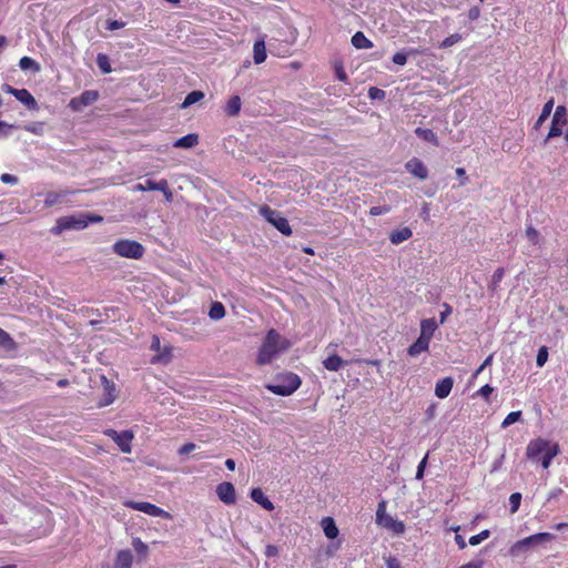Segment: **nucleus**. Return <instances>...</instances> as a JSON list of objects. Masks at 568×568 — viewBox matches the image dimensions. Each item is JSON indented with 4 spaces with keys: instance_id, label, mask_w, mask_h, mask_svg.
<instances>
[{
    "instance_id": "obj_1",
    "label": "nucleus",
    "mask_w": 568,
    "mask_h": 568,
    "mask_svg": "<svg viewBox=\"0 0 568 568\" xmlns=\"http://www.w3.org/2000/svg\"><path fill=\"white\" fill-rule=\"evenodd\" d=\"M291 343L276 329L267 331L256 356V364L260 366L270 364L277 355L288 349Z\"/></svg>"
},
{
    "instance_id": "obj_2",
    "label": "nucleus",
    "mask_w": 568,
    "mask_h": 568,
    "mask_svg": "<svg viewBox=\"0 0 568 568\" xmlns=\"http://www.w3.org/2000/svg\"><path fill=\"white\" fill-rule=\"evenodd\" d=\"M559 453L557 443L545 438L532 439L527 446V457L532 462H551Z\"/></svg>"
},
{
    "instance_id": "obj_3",
    "label": "nucleus",
    "mask_w": 568,
    "mask_h": 568,
    "mask_svg": "<svg viewBox=\"0 0 568 568\" xmlns=\"http://www.w3.org/2000/svg\"><path fill=\"white\" fill-rule=\"evenodd\" d=\"M302 385L301 377L293 372L277 374L274 383L266 384L265 388L271 393L280 396H290L295 393Z\"/></svg>"
},
{
    "instance_id": "obj_4",
    "label": "nucleus",
    "mask_w": 568,
    "mask_h": 568,
    "mask_svg": "<svg viewBox=\"0 0 568 568\" xmlns=\"http://www.w3.org/2000/svg\"><path fill=\"white\" fill-rule=\"evenodd\" d=\"M554 539H555V535H552L550 532L534 534V535L523 538V539L516 541L514 545H511L509 548V554L513 557H517V556H520L521 554L528 551L530 548L552 541Z\"/></svg>"
},
{
    "instance_id": "obj_5",
    "label": "nucleus",
    "mask_w": 568,
    "mask_h": 568,
    "mask_svg": "<svg viewBox=\"0 0 568 568\" xmlns=\"http://www.w3.org/2000/svg\"><path fill=\"white\" fill-rule=\"evenodd\" d=\"M112 250L116 255L132 260H140L145 252V248L141 243L126 239L118 240L113 244Z\"/></svg>"
},
{
    "instance_id": "obj_6",
    "label": "nucleus",
    "mask_w": 568,
    "mask_h": 568,
    "mask_svg": "<svg viewBox=\"0 0 568 568\" xmlns=\"http://www.w3.org/2000/svg\"><path fill=\"white\" fill-rule=\"evenodd\" d=\"M258 212L270 224H272L283 235H292L293 232L288 223V220L282 216L281 212L273 210L268 205H262Z\"/></svg>"
},
{
    "instance_id": "obj_7",
    "label": "nucleus",
    "mask_w": 568,
    "mask_h": 568,
    "mask_svg": "<svg viewBox=\"0 0 568 568\" xmlns=\"http://www.w3.org/2000/svg\"><path fill=\"white\" fill-rule=\"evenodd\" d=\"M376 523L396 535H403L406 529L402 520L394 519L390 515L386 514V503L384 500L378 504Z\"/></svg>"
},
{
    "instance_id": "obj_8",
    "label": "nucleus",
    "mask_w": 568,
    "mask_h": 568,
    "mask_svg": "<svg viewBox=\"0 0 568 568\" xmlns=\"http://www.w3.org/2000/svg\"><path fill=\"white\" fill-rule=\"evenodd\" d=\"M123 506L126 508L142 511L149 516L162 517L164 519H172V516L169 511L160 508L159 506H156L154 504L148 503V501L124 500Z\"/></svg>"
},
{
    "instance_id": "obj_9",
    "label": "nucleus",
    "mask_w": 568,
    "mask_h": 568,
    "mask_svg": "<svg viewBox=\"0 0 568 568\" xmlns=\"http://www.w3.org/2000/svg\"><path fill=\"white\" fill-rule=\"evenodd\" d=\"M567 124V109L565 105H558L552 115L551 125L547 140L558 138L562 134V128Z\"/></svg>"
},
{
    "instance_id": "obj_10",
    "label": "nucleus",
    "mask_w": 568,
    "mask_h": 568,
    "mask_svg": "<svg viewBox=\"0 0 568 568\" xmlns=\"http://www.w3.org/2000/svg\"><path fill=\"white\" fill-rule=\"evenodd\" d=\"M105 435L113 439L123 453L131 452V442L133 439V433L131 430L119 433L114 429H106Z\"/></svg>"
},
{
    "instance_id": "obj_11",
    "label": "nucleus",
    "mask_w": 568,
    "mask_h": 568,
    "mask_svg": "<svg viewBox=\"0 0 568 568\" xmlns=\"http://www.w3.org/2000/svg\"><path fill=\"white\" fill-rule=\"evenodd\" d=\"M89 221L83 217H75V216H65L61 217L57 222V226L53 229V233L58 234L63 230H71V229H84L88 226Z\"/></svg>"
},
{
    "instance_id": "obj_12",
    "label": "nucleus",
    "mask_w": 568,
    "mask_h": 568,
    "mask_svg": "<svg viewBox=\"0 0 568 568\" xmlns=\"http://www.w3.org/2000/svg\"><path fill=\"white\" fill-rule=\"evenodd\" d=\"M98 98V91L87 90L82 92L79 97L71 99L69 105L73 111H80L83 106H88L95 102Z\"/></svg>"
},
{
    "instance_id": "obj_13",
    "label": "nucleus",
    "mask_w": 568,
    "mask_h": 568,
    "mask_svg": "<svg viewBox=\"0 0 568 568\" xmlns=\"http://www.w3.org/2000/svg\"><path fill=\"white\" fill-rule=\"evenodd\" d=\"M216 495L225 505H233L236 503V493L232 483L223 481L216 487Z\"/></svg>"
},
{
    "instance_id": "obj_14",
    "label": "nucleus",
    "mask_w": 568,
    "mask_h": 568,
    "mask_svg": "<svg viewBox=\"0 0 568 568\" xmlns=\"http://www.w3.org/2000/svg\"><path fill=\"white\" fill-rule=\"evenodd\" d=\"M405 168H406L407 172H409L412 175L418 178L419 180H426L428 178L427 168L422 162V160H419L417 158L410 159L405 164Z\"/></svg>"
},
{
    "instance_id": "obj_15",
    "label": "nucleus",
    "mask_w": 568,
    "mask_h": 568,
    "mask_svg": "<svg viewBox=\"0 0 568 568\" xmlns=\"http://www.w3.org/2000/svg\"><path fill=\"white\" fill-rule=\"evenodd\" d=\"M13 97L24 104L28 110L36 111L39 109L37 100L27 89H19L13 92Z\"/></svg>"
},
{
    "instance_id": "obj_16",
    "label": "nucleus",
    "mask_w": 568,
    "mask_h": 568,
    "mask_svg": "<svg viewBox=\"0 0 568 568\" xmlns=\"http://www.w3.org/2000/svg\"><path fill=\"white\" fill-rule=\"evenodd\" d=\"M453 386L454 379L452 377H445L436 383L435 395L440 399L446 398L450 394Z\"/></svg>"
},
{
    "instance_id": "obj_17",
    "label": "nucleus",
    "mask_w": 568,
    "mask_h": 568,
    "mask_svg": "<svg viewBox=\"0 0 568 568\" xmlns=\"http://www.w3.org/2000/svg\"><path fill=\"white\" fill-rule=\"evenodd\" d=\"M250 497L252 500L256 504H258L261 507H263L265 510H273L274 505L273 503L264 495L263 490L258 487L253 488L251 490Z\"/></svg>"
},
{
    "instance_id": "obj_18",
    "label": "nucleus",
    "mask_w": 568,
    "mask_h": 568,
    "mask_svg": "<svg viewBox=\"0 0 568 568\" xmlns=\"http://www.w3.org/2000/svg\"><path fill=\"white\" fill-rule=\"evenodd\" d=\"M133 556L130 550H120L116 552L113 568H132Z\"/></svg>"
},
{
    "instance_id": "obj_19",
    "label": "nucleus",
    "mask_w": 568,
    "mask_h": 568,
    "mask_svg": "<svg viewBox=\"0 0 568 568\" xmlns=\"http://www.w3.org/2000/svg\"><path fill=\"white\" fill-rule=\"evenodd\" d=\"M413 236V231L408 226H404L399 230H395L389 234V241L392 244L398 245Z\"/></svg>"
},
{
    "instance_id": "obj_20",
    "label": "nucleus",
    "mask_w": 568,
    "mask_h": 568,
    "mask_svg": "<svg viewBox=\"0 0 568 568\" xmlns=\"http://www.w3.org/2000/svg\"><path fill=\"white\" fill-rule=\"evenodd\" d=\"M321 526L328 539H335L339 534L335 520L332 517H324L321 521Z\"/></svg>"
},
{
    "instance_id": "obj_21",
    "label": "nucleus",
    "mask_w": 568,
    "mask_h": 568,
    "mask_svg": "<svg viewBox=\"0 0 568 568\" xmlns=\"http://www.w3.org/2000/svg\"><path fill=\"white\" fill-rule=\"evenodd\" d=\"M430 341L419 336L407 349L409 356L415 357L424 352H426L429 347Z\"/></svg>"
},
{
    "instance_id": "obj_22",
    "label": "nucleus",
    "mask_w": 568,
    "mask_h": 568,
    "mask_svg": "<svg viewBox=\"0 0 568 568\" xmlns=\"http://www.w3.org/2000/svg\"><path fill=\"white\" fill-rule=\"evenodd\" d=\"M437 329V323L435 318H425L420 322V335L422 337L432 341V337Z\"/></svg>"
},
{
    "instance_id": "obj_23",
    "label": "nucleus",
    "mask_w": 568,
    "mask_h": 568,
    "mask_svg": "<svg viewBox=\"0 0 568 568\" xmlns=\"http://www.w3.org/2000/svg\"><path fill=\"white\" fill-rule=\"evenodd\" d=\"M72 192L71 191H68V190H64V191H60V192H53V191H50V192H47L44 194V206L45 207H52L53 205L58 204L61 202V200L71 194Z\"/></svg>"
},
{
    "instance_id": "obj_24",
    "label": "nucleus",
    "mask_w": 568,
    "mask_h": 568,
    "mask_svg": "<svg viewBox=\"0 0 568 568\" xmlns=\"http://www.w3.org/2000/svg\"><path fill=\"white\" fill-rule=\"evenodd\" d=\"M345 364L346 362L337 354H333L323 361V366L329 372H337Z\"/></svg>"
},
{
    "instance_id": "obj_25",
    "label": "nucleus",
    "mask_w": 568,
    "mask_h": 568,
    "mask_svg": "<svg viewBox=\"0 0 568 568\" xmlns=\"http://www.w3.org/2000/svg\"><path fill=\"white\" fill-rule=\"evenodd\" d=\"M241 98L239 95H233L225 104L224 112L229 116H236L241 111Z\"/></svg>"
},
{
    "instance_id": "obj_26",
    "label": "nucleus",
    "mask_w": 568,
    "mask_h": 568,
    "mask_svg": "<svg viewBox=\"0 0 568 568\" xmlns=\"http://www.w3.org/2000/svg\"><path fill=\"white\" fill-rule=\"evenodd\" d=\"M415 134L418 138H420L422 140L428 142L435 146L439 145V141H438L436 133L430 129L416 128Z\"/></svg>"
},
{
    "instance_id": "obj_27",
    "label": "nucleus",
    "mask_w": 568,
    "mask_h": 568,
    "mask_svg": "<svg viewBox=\"0 0 568 568\" xmlns=\"http://www.w3.org/2000/svg\"><path fill=\"white\" fill-rule=\"evenodd\" d=\"M351 41L356 49H371L374 45L373 42L362 31H357L352 37Z\"/></svg>"
},
{
    "instance_id": "obj_28",
    "label": "nucleus",
    "mask_w": 568,
    "mask_h": 568,
    "mask_svg": "<svg viewBox=\"0 0 568 568\" xmlns=\"http://www.w3.org/2000/svg\"><path fill=\"white\" fill-rule=\"evenodd\" d=\"M199 143V136L195 133L186 134L174 142L175 148L190 149Z\"/></svg>"
},
{
    "instance_id": "obj_29",
    "label": "nucleus",
    "mask_w": 568,
    "mask_h": 568,
    "mask_svg": "<svg viewBox=\"0 0 568 568\" xmlns=\"http://www.w3.org/2000/svg\"><path fill=\"white\" fill-rule=\"evenodd\" d=\"M253 59L256 64H260L266 59V49L263 40L255 41L253 47Z\"/></svg>"
},
{
    "instance_id": "obj_30",
    "label": "nucleus",
    "mask_w": 568,
    "mask_h": 568,
    "mask_svg": "<svg viewBox=\"0 0 568 568\" xmlns=\"http://www.w3.org/2000/svg\"><path fill=\"white\" fill-rule=\"evenodd\" d=\"M552 108H554V99H550L549 101H547L544 104L541 113L538 116L537 121L535 122L534 128L536 130H538L542 125V123L549 118V115L551 114Z\"/></svg>"
},
{
    "instance_id": "obj_31",
    "label": "nucleus",
    "mask_w": 568,
    "mask_h": 568,
    "mask_svg": "<svg viewBox=\"0 0 568 568\" xmlns=\"http://www.w3.org/2000/svg\"><path fill=\"white\" fill-rule=\"evenodd\" d=\"M209 316L212 320H221V318H223L225 316L224 305L221 302L212 303V305L210 307V311H209Z\"/></svg>"
},
{
    "instance_id": "obj_32",
    "label": "nucleus",
    "mask_w": 568,
    "mask_h": 568,
    "mask_svg": "<svg viewBox=\"0 0 568 568\" xmlns=\"http://www.w3.org/2000/svg\"><path fill=\"white\" fill-rule=\"evenodd\" d=\"M163 185H160V181L155 182L152 180H146L144 183H138L133 186L134 191H158V189H161Z\"/></svg>"
},
{
    "instance_id": "obj_33",
    "label": "nucleus",
    "mask_w": 568,
    "mask_h": 568,
    "mask_svg": "<svg viewBox=\"0 0 568 568\" xmlns=\"http://www.w3.org/2000/svg\"><path fill=\"white\" fill-rule=\"evenodd\" d=\"M97 64L104 74L112 72L110 59L105 53H99L97 55Z\"/></svg>"
},
{
    "instance_id": "obj_34",
    "label": "nucleus",
    "mask_w": 568,
    "mask_h": 568,
    "mask_svg": "<svg viewBox=\"0 0 568 568\" xmlns=\"http://www.w3.org/2000/svg\"><path fill=\"white\" fill-rule=\"evenodd\" d=\"M203 98H204V93L202 91L194 90L185 97V99L182 103V106L183 108L190 106V105L196 103L197 101L202 100Z\"/></svg>"
},
{
    "instance_id": "obj_35",
    "label": "nucleus",
    "mask_w": 568,
    "mask_h": 568,
    "mask_svg": "<svg viewBox=\"0 0 568 568\" xmlns=\"http://www.w3.org/2000/svg\"><path fill=\"white\" fill-rule=\"evenodd\" d=\"M525 232H526V236H527L528 241L532 245H539L540 244L541 236H540L539 231L536 227H534L532 225H528L526 227Z\"/></svg>"
},
{
    "instance_id": "obj_36",
    "label": "nucleus",
    "mask_w": 568,
    "mask_h": 568,
    "mask_svg": "<svg viewBox=\"0 0 568 568\" xmlns=\"http://www.w3.org/2000/svg\"><path fill=\"white\" fill-rule=\"evenodd\" d=\"M19 67L22 70H28V69H32L33 71L40 70L39 63L30 57H22L19 61Z\"/></svg>"
},
{
    "instance_id": "obj_37",
    "label": "nucleus",
    "mask_w": 568,
    "mask_h": 568,
    "mask_svg": "<svg viewBox=\"0 0 568 568\" xmlns=\"http://www.w3.org/2000/svg\"><path fill=\"white\" fill-rule=\"evenodd\" d=\"M463 39L462 34L459 33H453L448 37H446L440 43H439V48L440 49H447V48H450L455 44H457L458 42H460Z\"/></svg>"
},
{
    "instance_id": "obj_38",
    "label": "nucleus",
    "mask_w": 568,
    "mask_h": 568,
    "mask_svg": "<svg viewBox=\"0 0 568 568\" xmlns=\"http://www.w3.org/2000/svg\"><path fill=\"white\" fill-rule=\"evenodd\" d=\"M521 417V412L520 410H516V412H510L506 417L505 419L503 420L501 423V427L503 428H506L508 426H510L511 424L518 422Z\"/></svg>"
},
{
    "instance_id": "obj_39",
    "label": "nucleus",
    "mask_w": 568,
    "mask_h": 568,
    "mask_svg": "<svg viewBox=\"0 0 568 568\" xmlns=\"http://www.w3.org/2000/svg\"><path fill=\"white\" fill-rule=\"evenodd\" d=\"M490 536V531L488 529H484L481 530L479 534L477 535H474L469 538V544L471 546H477L479 545L481 541L488 539Z\"/></svg>"
},
{
    "instance_id": "obj_40",
    "label": "nucleus",
    "mask_w": 568,
    "mask_h": 568,
    "mask_svg": "<svg viewBox=\"0 0 568 568\" xmlns=\"http://www.w3.org/2000/svg\"><path fill=\"white\" fill-rule=\"evenodd\" d=\"M0 346L11 348L14 346V341L8 332L0 327Z\"/></svg>"
},
{
    "instance_id": "obj_41",
    "label": "nucleus",
    "mask_w": 568,
    "mask_h": 568,
    "mask_svg": "<svg viewBox=\"0 0 568 568\" xmlns=\"http://www.w3.org/2000/svg\"><path fill=\"white\" fill-rule=\"evenodd\" d=\"M132 546L139 555H146L149 551V546L138 537L133 538Z\"/></svg>"
},
{
    "instance_id": "obj_42",
    "label": "nucleus",
    "mask_w": 568,
    "mask_h": 568,
    "mask_svg": "<svg viewBox=\"0 0 568 568\" xmlns=\"http://www.w3.org/2000/svg\"><path fill=\"white\" fill-rule=\"evenodd\" d=\"M548 359V348L547 346H541L538 349L536 364L538 367H542Z\"/></svg>"
},
{
    "instance_id": "obj_43",
    "label": "nucleus",
    "mask_w": 568,
    "mask_h": 568,
    "mask_svg": "<svg viewBox=\"0 0 568 568\" xmlns=\"http://www.w3.org/2000/svg\"><path fill=\"white\" fill-rule=\"evenodd\" d=\"M521 501V494L520 493H513L509 497V505H510V513L515 514Z\"/></svg>"
},
{
    "instance_id": "obj_44",
    "label": "nucleus",
    "mask_w": 568,
    "mask_h": 568,
    "mask_svg": "<svg viewBox=\"0 0 568 568\" xmlns=\"http://www.w3.org/2000/svg\"><path fill=\"white\" fill-rule=\"evenodd\" d=\"M160 185H163V186L161 189H158V191L163 193V195H164V197H165V200L168 202H171L172 199H173V194H172V191H171V189L169 186L168 181L165 179H161L160 180Z\"/></svg>"
},
{
    "instance_id": "obj_45",
    "label": "nucleus",
    "mask_w": 568,
    "mask_h": 568,
    "mask_svg": "<svg viewBox=\"0 0 568 568\" xmlns=\"http://www.w3.org/2000/svg\"><path fill=\"white\" fill-rule=\"evenodd\" d=\"M388 212H390L389 205H378V206H373L369 209V215H372V216L383 215Z\"/></svg>"
},
{
    "instance_id": "obj_46",
    "label": "nucleus",
    "mask_w": 568,
    "mask_h": 568,
    "mask_svg": "<svg viewBox=\"0 0 568 568\" xmlns=\"http://www.w3.org/2000/svg\"><path fill=\"white\" fill-rule=\"evenodd\" d=\"M386 93L384 90L378 89L376 87H372L368 89V97L373 100H383L385 98Z\"/></svg>"
},
{
    "instance_id": "obj_47",
    "label": "nucleus",
    "mask_w": 568,
    "mask_h": 568,
    "mask_svg": "<svg viewBox=\"0 0 568 568\" xmlns=\"http://www.w3.org/2000/svg\"><path fill=\"white\" fill-rule=\"evenodd\" d=\"M494 392V388L489 385V384H486L484 386H481L478 390H477V395L484 397L487 402L489 400V396L490 394Z\"/></svg>"
},
{
    "instance_id": "obj_48",
    "label": "nucleus",
    "mask_w": 568,
    "mask_h": 568,
    "mask_svg": "<svg viewBox=\"0 0 568 568\" xmlns=\"http://www.w3.org/2000/svg\"><path fill=\"white\" fill-rule=\"evenodd\" d=\"M392 61L397 65H404L407 62V55L404 52H396L393 55Z\"/></svg>"
},
{
    "instance_id": "obj_49",
    "label": "nucleus",
    "mask_w": 568,
    "mask_h": 568,
    "mask_svg": "<svg viewBox=\"0 0 568 568\" xmlns=\"http://www.w3.org/2000/svg\"><path fill=\"white\" fill-rule=\"evenodd\" d=\"M124 26H125V23L123 21H119V20H108L106 21V29L110 31L121 29Z\"/></svg>"
},
{
    "instance_id": "obj_50",
    "label": "nucleus",
    "mask_w": 568,
    "mask_h": 568,
    "mask_svg": "<svg viewBox=\"0 0 568 568\" xmlns=\"http://www.w3.org/2000/svg\"><path fill=\"white\" fill-rule=\"evenodd\" d=\"M452 314V306L447 303H444V311L440 312L439 322L444 324L446 322L447 316Z\"/></svg>"
},
{
    "instance_id": "obj_51",
    "label": "nucleus",
    "mask_w": 568,
    "mask_h": 568,
    "mask_svg": "<svg viewBox=\"0 0 568 568\" xmlns=\"http://www.w3.org/2000/svg\"><path fill=\"white\" fill-rule=\"evenodd\" d=\"M195 447H196V446H195V444H193V443H186V444L182 445V446L179 448V454H180L181 456L186 455V454H189V453L193 452V450L195 449Z\"/></svg>"
},
{
    "instance_id": "obj_52",
    "label": "nucleus",
    "mask_w": 568,
    "mask_h": 568,
    "mask_svg": "<svg viewBox=\"0 0 568 568\" xmlns=\"http://www.w3.org/2000/svg\"><path fill=\"white\" fill-rule=\"evenodd\" d=\"M0 180H1V182L7 183V184L18 183V178L16 175H12L9 173L1 174Z\"/></svg>"
},
{
    "instance_id": "obj_53",
    "label": "nucleus",
    "mask_w": 568,
    "mask_h": 568,
    "mask_svg": "<svg viewBox=\"0 0 568 568\" xmlns=\"http://www.w3.org/2000/svg\"><path fill=\"white\" fill-rule=\"evenodd\" d=\"M264 554L267 558L276 557L278 555V548L275 545H267Z\"/></svg>"
},
{
    "instance_id": "obj_54",
    "label": "nucleus",
    "mask_w": 568,
    "mask_h": 568,
    "mask_svg": "<svg viewBox=\"0 0 568 568\" xmlns=\"http://www.w3.org/2000/svg\"><path fill=\"white\" fill-rule=\"evenodd\" d=\"M335 72H336V78L342 81V82H346L347 81V74L343 68L342 64L337 65L335 68Z\"/></svg>"
},
{
    "instance_id": "obj_55",
    "label": "nucleus",
    "mask_w": 568,
    "mask_h": 568,
    "mask_svg": "<svg viewBox=\"0 0 568 568\" xmlns=\"http://www.w3.org/2000/svg\"><path fill=\"white\" fill-rule=\"evenodd\" d=\"M505 276V268L504 267H498L494 274H493V282L495 283H500L501 280L504 278Z\"/></svg>"
},
{
    "instance_id": "obj_56",
    "label": "nucleus",
    "mask_w": 568,
    "mask_h": 568,
    "mask_svg": "<svg viewBox=\"0 0 568 568\" xmlns=\"http://www.w3.org/2000/svg\"><path fill=\"white\" fill-rule=\"evenodd\" d=\"M480 16V9L478 7H471L469 10H468V19L470 21H475L479 18Z\"/></svg>"
},
{
    "instance_id": "obj_57",
    "label": "nucleus",
    "mask_w": 568,
    "mask_h": 568,
    "mask_svg": "<svg viewBox=\"0 0 568 568\" xmlns=\"http://www.w3.org/2000/svg\"><path fill=\"white\" fill-rule=\"evenodd\" d=\"M387 568H402L399 561L395 557H389L386 560Z\"/></svg>"
},
{
    "instance_id": "obj_58",
    "label": "nucleus",
    "mask_w": 568,
    "mask_h": 568,
    "mask_svg": "<svg viewBox=\"0 0 568 568\" xmlns=\"http://www.w3.org/2000/svg\"><path fill=\"white\" fill-rule=\"evenodd\" d=\"M483 560H477V561H470L468 564H465L463 566H460L459 568H483Z\"/></svg>"
},
{
    "instance_id": "obj_59",
    "label": "nucleus",
    "mask_w": 568,
    "mask_h": 568,
    "mask_svg": "<svg viewBox=\"0 0 568 568\" xmlns=\"http://www.w3.org/2000/svg\"><path fill=\"white\" fill-rule=\"evenodd\" d=\"M456 174L460 178H463V180L460 181V185H465L467 183V180L468 178L466 176V171L464 168H457L456 169Z\"/></svg>"
},
{
    "instance_id": "obj_60",
    "label": "nucleus",
    "mask_w": 568,
    "mask_h": 568,
    "mask_svg": "<svg viewBox=\"0 0 568 568\" xmlns=\"http://www.w3.org/2000/svg\"><path fill=\"white\" fill-rule=\"evenodd\" d=\"M455 541H456V544H457L459 549H465L466 546H467L464 537L458 535V534L455 535Z\"/></svg>"
},
{
    "instance_id": "obj_61",
    "label": "nucleus",
    "mask_w": 568,
    "mask_h": 568,
    "mask_svg": "<svg viewBox=\"0 0 568 568\" xmlns=\"http://www.w3.org/2000/svg\"><path fill=\"white\" fill-rule=\"evenodd\" d=\"M427 464H418L417 471H416V479H422L424 476V470L426 468Z\"/></svg>"
},
{
    "instance_id": "obj_62",
    "label": "nucleus",
    "mask_w": 568,
    "mask_h": 568,
    "mask_svg": "<svg viewBox=\"0 0 568 568\" xmlns=\"http://www.w3.org/2000/svg\"><path fill=\"white\" fill-rule=\"evenodd\" d=\"M151 349H153V351L160 349V338L156 335H153V337H152Z\"/></svg>"
},
{
    "instance_id": "obj_63",
    "label": "nucleus",
    "mask_w": 568,
    "mask_h": 568,
    "mask_svg": "<svg viewBox=\"0 0 568 568\" xmlns=\"http://www.w3.org/2000/svg\"><path fill=\"white\" fill-rule=\"evenodd\" d=\"M2 90L9 94H12L13 95V92L18 91L19 89H16L9 84H3L2 85Z\"/></svg>"
},
{
    "instance_id": "obj_64",
    "label": "nucleus",
    "mask_w": 568,
    "mask_h": 568,
    "mask_svg": "<svg viewBox=\"0 0 568 568\" xmlns=\"http://www.w3.org/2000/svg\"><path fill=\"white\" fill-rule=\"evenodd\" d=\"M59 387H67L69 385V381L67 378H61L57 382Z\"/></svg>"
}]
</instances>
